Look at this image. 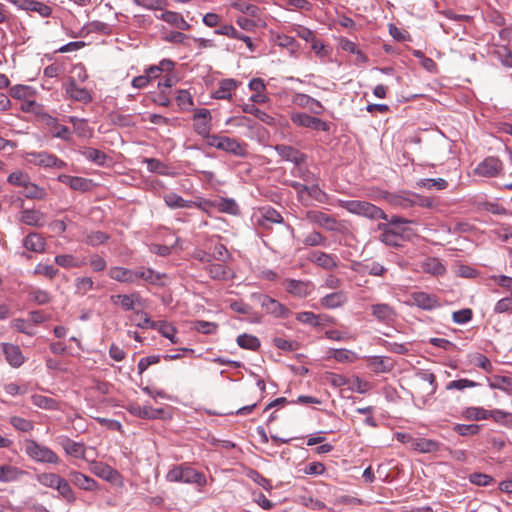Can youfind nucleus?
<instances>
[{
	"label": "nucleus",
	"mask_w": 512,
	"mask_h": 512,
	"mask_svg": "<svg viewBox=\"0 0 512 512\" xmlns=\"http://www.w3.org/2000/svg\"><path fill=\"white\" fill-rule=\"evenodd\" d=\"M169 482H184L187 484H196L199 487L206 485V476L186 464H180L172 467L166 474Z\"/></svg>",
	"instance_id": "2"
},
{
	"label": "nucleus",
	"mask_w": 512,
	"mask_h": 512,
	"mask_svg": "<svg viewBox=\"0 0 512 512\" xmlns=\"http://www.w3.org/2000/svg\"><path fill=\"white\" fill-rule=\"evenodd\" d=\"M176 102L182 110H189L193 106V98L187 90H179Z\"/></svg>",
	"instance_id": "63"
},
{
	"label": "nucleus",
	"mask_w": 512,
	"mask_h": 512,
	"mask_svg": "<svg viewBox=\"0 0 512 512\" xmlns=\"http://www.w3.org/2000/svg\"><path fill=\"white\" fill-rule=\"evenodd\" d=\"M212 129V115L209 109L199 108L196 109L193 115V130L194 132L206 140L207 145L210 143Z\"/></svg>",
	"instance_id": "5"
},
{
	"label": "nucleus",
	"mask_w": 512,
	"mask_h": 512,
	"mask_svg": "<svg viewBox=\"0 0 512 512\" xmlns=\"http://www.w3.org/2000/svg\"><path fill=\"white\" fill-rule=\"evenodd\" d=\"M24 452L34 462L43 464H58L59 456L49 447L36 442L33 439L23 441Z\"/></svg>",
	"instance_id": "3"
},
{
	"label": "nucleus",
	"mask_w": 512,
	"mask_h": 512,
	"mask_svg": "<svg viewBox=\"0 0 512 512\" xmlns=\"http://www.w3.org/2000/svg\"><path fill=\"white\" fill-rule=\"evenodd\" d=\"M22 193L26 198L36 200H42L47 195L45 188L32 183L30 179L27 181V184L23 186Z\"/></svg>",
	"instance_id": "36"
},
{
	"label": "nucleus",
	"mask_w": 512,
	"mask_h": 512,
	"mask_svg": "<svg viewBox=\"0 0 512 512\" xmlns=\"http://www.w3.org/2000/svg\"><path fill=\"white\" fill-rule=\"evenodd\" d=\"M30 179L29 175L23 171H15L9 174L7 177V182L11 185L22 187L27 184V181Z\"/></svg>",
	"instance_id": "62"
},
{
	"label": "nucleus",
	"mask_w": 512,
	"mask_h": 512,
	"mask_svg": "<svg viewBox=\"0 0 512 512\" xmlns=\"http://www.w3.org/2000/svg\"><path fill=\"white\" fill-rule=\"evenodd\" d=\"M387 202L393 207L407 209L416 205V199L407 193L387 194Z\"/></svg>",
	"instance_id": "29"
},
{
	"label": "nucleus",
	"mask_w": 512,
	"mask_h": 512,
	"mask_svg": "<svg viewBox=\"0 0 512 512\" xmlns=\"http://www.w3.org/2000/svg\"><path fill=\"white\" fill-rule=\"evenodd\" d=\"M36 479L41 485L55 489L56 485L62 479V477L55 473L44 472L37 474Z\"/></svg>",
	"instance_id": "55"
},
{
	"label": "nucleus",
	"mask_w": 512,
	"mask_h": 512,
	"mask_svg": "<svg viewBox=\"0 0 512 512\" xmlns=\"http://www.w3.org/2000/svg\"><path fill=\"white\" fill-rule=\"evenodd\" d=\"M69 122L73 125L74 132L81 138H91L93 136V128L88 125L86 119L69 116Z\"/></svg>",
	"instance_id": "32"
},
{
	"label": "nucleus",
	"mask_w": 512,
	"mask_h": 512,
	"mask_svg": "<svg viewBox=\"0 0 512 512\" xmlns=\"http://www.w3.org/2000/svg\"><path fill=\"white\" fill-rule=\"evenodd\" d=\"M74 285L75 293L84 296L94 288V281L91 277L83 276L76 278Z\"/></svg>",
	"instance_id": "50"
},
{
	"label": "nucleus",
	"mask_w": 512,
	"mask_h": 512,
	"mask_svg": "<svg viewBox=\"0 0 512 512\" xmlns=\"http://www.w3.org/2000/svg\"><path fill=\"white\" fill-rule=\"evenodd\" d=\"M303 244L305 246H327V238L323 236L320 232L313 231L307 234L303 239Z\"/></svg>",
	"instance_id": "59"
},
{
	"label": "nucleus",
	"mask_w": 512,
	"mask_h": 512,
	"mask_svg": "<svg viewBox=\"0 0 512 512\" xmlns=\"http://www.w3.org/2000/svg\"><path fill=\"white\" fill-rule=\"evenodd\" d=\"M370 310L375 319L385 324L394 322L397 315L394 308L387 303L373 304Z\"/></svg>",
	"instance_id": "17"
},
{
	"label": "nucleus",
	"mask_w": 512,
	"mask_h": 512,
	"mask_svg": "<svg viewBox=\"0 0 512 512\" xmlns=\"http://www.w3.org/2000/svg\"><path fill=\"white\" fill-rule=\"evenodd\" d=\"M59 443L67 455L79 459L85 458L86 446L84 443L75 442L68 437H61Z\"/></svg>",
	"instance_id": "25"
},
{
	"label": "nucleus",
	"mask_w": 512,
	"mask_h": 512,
	"mask_svg": "<svg viewBox=\"0 0 512 512\" xmlns=\"http://www.w3.org/2000/svg\"><path fill=\"white\" fill-rule=\"evenodd\" d=\"M155 330H157L163 337L169 339L171 343H179V339L176 336V329L170 323L166 321H158Z\"/></svg>",
	"instance_id": "45"
},
{
	"label": "nucleus",
	"mask_w": 512,
	"mask_h": 512,
	"mask_svg": "<svg viewBox=\"0 0 512 512\" xmlns=\"http://www.w3.org/2000/svg\"><path fill=\"white\" fill-rule=\"evenodd\" d=\"M469 360L475 366L483 369L484 371L490 373L493 369L491 361L481 353H473L469 355Z\"/></svg>",
	"instance_id": "56"
},
{
	"label": "nucleus",
	"mask_w": 512,
	"mask_h": 512,
	"mask_svg": "<svg viewBox=\"0 0 512 512\" xmlns=\"http://www.w3.org/2000/svg\"><path fill=\"white\" fill-rule=\"evenodd\" d=\"M163 200L165 204L172 208H192V201L191 200H185L178 194L174 192L167 193L163 196Z\"/></svg>",
	"instance_id": "37"
},
{
	"label": "nucleus",
	"mask_w": 512,
	"mask_h": 512,
	"mask_svg": "<svg viewBox=\"0 0 512 512\" xmlns=\"http://www.w3.org/2000/svg\"><path fill=\"white\" fill-rule=\"evenodd\" d=\"M308 260L325 270H334L338 267V257L336 255L319 250L311 251Z\"/></svg>",
	"instance_id": "11"
},
{
	"label": "nucleus",
	"mask_w": 512,
	"mask_h": 512,
	"mask_svg": "<svg viewBox=\"0 0 512 512\" xmlns=\"http://www.w3.org/2000/svg\"><path fill=\"white\" fill-rule=\"evenodd\" d=\"M360 268L356 269L360 273H367L373 276H382L386 272V268L375 261L365 262L359 264Z\"/></svg>",
	"instance_id": "44"
},
{
	"label": "nucleus",
	"mask_w": 512,
	"mask_h": 512,
	"mask_svg": "<svg viewBox=\"0 0 512 512\" xmlns=\"http://www.w3.org/2000/svg\"><path fill=\"white\" fill-rule=\"evenodd\" d=\"M60 496L68 503H74L76 501L75 493L73 492L69 482L62 478L55 487Z\"/></svg>",
	"instance_id": "46"
},
{
	"label": "nucleus",
	"mask_w": 512,
	"mask_h": 512,
	"mask_svg": "<svg viewBox=\"0 0 512 512\" xmlns=\"http://www.w3.org/2000/svg\"><path fill=\"white\" fill-rule=\"evenodd\" d=\"M411 448L421 453H431L439 449V443L431 439L414 438Z\"/></svg>",
	"instance_id": "34"
},
{
	"label": "nucleus",
	"mask_w": 512,
	"mask_h": 512,
	"mask_svg": "<svg viewBox=\"0 0 512 512\" xmlns=\"http://www.w3.org/2000/svg\"><path fill=\"white\" fill-rule=\"evenodd\" d=\"M208 146L232 154L236 157L243 158L246 157L248 153L247 144L245 142L223 135L216 134L214 137H210V143Z\"/></svg>",
	"instance_id": "4"
},
{
	"label": "nucleus",
	"mask_w": 512,
	"mask_h": 512,
	"mask_svg": "<svg viewBox=\"0 0 512 512\" xmlns=\"http://www.w3.org/2000/svg\"><path fill=\"white\" fill-rule=\"evenodd\" d=\"M367 366L374 373H389L393 370L395 363L388 356H368L366 357Z\"/></svg>",
	"instance_id": "16"
},
{
	"label": "nucleus",
	"mask_w": 512,
	"mask_h": 512,
	"mask_svg": "<svg viewBox=\"0 0 512 512\" xmlns=\"http://www.w3.org/2000/svg\"><path fill=\"white\" fill-rule=\"evenodd\" d=\"M338 204L351 214L366 217L371 220H387V215L381 208L367 201L338 200Z\"/></svg>",
	"instance_id": "1"
},
{
	"label": "nucleus",
	"mask_w": 512,
	"mask_h": 512,
	"mask_svg": "<svg viewBox=\"0 0 512 512\" xmlns=\"http://www.w3.org/2000/svg\"><path fill=\"white\" fill-rule=\"evenodd\" d=\"M349 389L353 392H357L359 394H366L371 390L372 385L370 382L355 376L352 380H350Z\"/></svg>",
	"instance_id": "58"
},
{
	"label": "nucleus",
	"mask_w": 512,
	"mask_h": 512,
	"mask_svg": "<svg viewBox=\"0 0 512 512\" xmlns=\"http://www.w3.org/2000/svg\"><path fill=\"white\" fill-rule=\"evenodd\" d=\"M27 472L23 470L22 468L10 464V463H3L0 464V483H15L20 481Z\"/></svg>",
	"instance_id": "15"
},
{
	"label": "nucleus",
	"mask_w": 512,
	"mask_h": 512,
	"mask_svg": "<svg viewBox=\"0 0 512 512\" xmlns=\"http://www.w3.org/2000/svg\"><path fill=\"white\" fill-rule=\"evenodd\" d=\"M236 342L239 347L251 351H256L260 347V340L256 336L247 333L240 334Z\"/></svg>",
	"instance_id": "40"
},
{
	"label": "nucleus",
	"mask_w": 512,
	"mask_h": 512,
	"mask_svg": "<svg viewBox=\"0 0 512 512\" xmlns=\"http://www.w3.org/2000/svg\"><path fill=\"white\" fill-rule=\"evenodd\" d=\"M136 274H137V283L140 280H143L144 282H146L148 284H157L163 276L151 268L136 269Z\"/></svg>",
	"instance_id": "42"
},
{
	"label": "nucleus",
	"mask_w": 512,
	"mask_h": 512,
	"mask_svg": "<svg viewBox=\"0 0 512 512\" xmlns=\"http://www.w3.org/2000/svg\"><path fill=\"white\" fill-rule=\"evenodd\" d=\"M348 301L347 293L344 291H336L323 296L320 304L326 309H336L342 307Z\"/></svg>",
	"instance_id": "26"
},
{
	"label": "nucleus",
	"mask_w": 512,
	"mask_h": 512,
	"mask_svg": "<svg viewBox=\"0 0 512 512\" xmlns=\"http://www.w3.org/2000/svg\"><path fill=\"white\" fill-rule=\"evenodd\" d=\"M11 326L17 331L29 336L36 334L35 328L30 320L17 318L11 321Z\"/></svg>",
	"instance_id": "53"
},
{
	"label": "nucleus",
	"mask_w": 512,
	"mask_h": 512,
	"mask_svg": "<svg viewBox=\"0 0 512 512\" xmlns=\"http://www.w3.org/2000/svg\"><path fill=\"white\" fill-rule=\"evenodd\" d=\"M274 149L283 160L292 162L295 165H300L306 159L305 154L292 146L276 145Z\"/></svg>",
	"instance_id": "22"
},
{
	"label": "nucleus",
	"mask_w": 512,
	"mask_h": 512,
	"mask_svg": "<svg viewBox=\"0 0 512 512\" xmlns=\"http://www.w3.org/2000/svg\"><path fill=\"white\" fill-rule=\"evenodd\" d=\"M23 246L29 251L43 253L45 251L46 242L40 234L33 232L24 238Z\"/></svg>",
	"instance_id": "30"
},
{
	"label": "nucleus",
	"mask_w": 512,
	"mask_h": 512,
	"mask_svg": "<svg viewBox=\"0 0 512 512\" xmlns=\"http://www.w3.org/2000/svg\"><path fill=\"white\" fill-rule=\"evenodd\" d=\"M128 412L138 418L153 420V407L151 406H140L139 404H130L127 408Z\"/></svg>",
	"instance_id": "43"
},
{
	"label": "nucleus",
	"mask_w": 512,
	"mask_h": 512,
	"mask_svg": "<svg viewBox=\"0 0 512 512\" xmlns=\"http://www.w3.org/2000/svg\"><path fill=\"white\" fill-rule=\"evenodd\" d=\"M2 351L5 356L6 361L14 368H18L22 366L25 362V357L19 348V346L10 344V343H3L2 344Z\"/></svg>",
	"instance_id": "19"
},
{
	"label": "nucleus",
	"mask_w": 512,
	"mask_h": 512,
	"mask_svg": "<svg viewBox=\"0 0 512 512\" xmlns=\"http://www.w3.org/2000/svg\"><path fill=\"white\" fill-rule=\"evenodd\" d=\"M411 300L414 305L424 310L440 307V302L436 296L422 291L412 293Z\"/></svg>",
	"instance_id": "21"
},
{
	"label": "nucleus",
	"mask_w": 512,
	"mask_h": 512,
	"mask_svg": "<svg viewBox=\"0 0 512 512\" xmlns=\"http://www.w3.org/2000/svg\"><path fill=\"white\" fill-rule=\"evenodd\" d=\"M82 155L89 161L97 164V165H103L106 160V155L104 152L95 149V148H84L82 150Z\"/></svg>",
	"instance_id": "51"
},
{
	"label": "nucleus",
	"mask_w": 512,
	"mask_h": 512,
	"mask_svg": "<svg viewBox=\"0 0 512 512\" xmlns=\"http://www.w3.org/2000/svg\"><path fill=\"white\" fill-rule=\"evenodd\" d=\"M254 297L258 299L261 307L265 309L266 313L276 318H288L291 315L289 308L268 295L258 294L254 295Z\"/></svg>",
	"instance_id": "7"
},
{
	"label": "nucleus",
	"mask_w": 512,
	"mask_h": 512,
	"mask_svg": "<svg viewBox=\"0 0 512 512\" xmlns=\"http://www.w3.org/2000/svg\"><path fill=\"white\" fill-rule=\"evenodd\" d=\"M238 87V83L234 79H224L219 83V87L214 91L215 99L229 100L232 97V91Z\"/></svg>",
	"instance_id": "31"
},
{
	"label": "nucleus",
	"mask_w": 512,
	"mask_h": 512,
	"mask_svg": "<svg viewBox=\"0 0 512 512\" xmlns=\"http://www.w3.org/2000/svg\"><path fill=\"white\" fill-rule=\"evenodd\" d=\"M10 424L18 431L21 432H30L34 428V423L31 420L19 417L12 416L10 418Z\"/></svg>",
	"instance_id": "61"
},
{
	"label": "nucleus",
	"mask_w": 512,
	"mask_h": 512,
	"mask_svg": "<svg viewBox=\"0 0 512 512\" xmlns=\"http://www.w3.org/2000/svg\"><path fill=\"white\" fill-rule=\"evenodd\" d=\"M55 263L63 268H77L80 267L83 262H80L76 257L70 254H61L55 257Z\"/></svg>",
	"instance_id": "52"
},
{
	"label": "nucleus",
	"mask_w": 512,
	"mask_h": 512,
	"mask_svg": "<svg viewBox=\"0 0 512 512\" xmlns=\"http://www.w3.org/2000/svg\"><path fill=\"white\" fill-rule=\"evenodd\" d=\"M110 299L113 304H120L125 311H137L136 306L141 304V297L137 292L113 295Z\"/></svg>",
	"instance_id": "20"
},
{
	"label": "nucleus",
	"mask_w": 512,
	"mask_h": 512,
	"mask_svg": "<svg viewBox=\"0 0 512 512\" xmlns=\"http://www.w3.org/2000/svg\"><path fill=\"white\" fill-rule=\"evenodd\" d=\"M57 180L76 191H87L91 185V181L86 178L66 174H60Z\"/></svg>",
	"instance_id": "27"
},
{
	"label": "nucleus",
	"mask_w": 512,
	"mask_h": 512,
	"mask_svg": "<svg viewBox=\"0 0 512 512\" xmlns=\"http://www.w3.org/2000/svg\"><path fill=\"white\" fill-rule=\"evenodd\" d=\"M417 185L419 187H423V188H426L429 190H431V189L443 190L447 187L448 183L443 178H437V179L426 178V179L419 180Z\"/></svg>",
	"instance_id": "60"
},
{
	"label": "nucleus",
	"mask_w": 512,
	"mask_h": 512,
	"mask_svg": "<svg viewBox=\"0 0 512 512\" xmlns=\"http://www.w3.org/2000/svg\"><path fill=\"white\" fill-rule=\"evenodd\" d=\"M174 69V62L169 59H163L159 65H152L145 69L146 76H149V80L157 78L162 72H170Z\"/></svg>",
	"instance_id": "33"
},
{
	"label": "nucleus",
	"mask_w": 512,
	"mask_h": 512,
	"mask_svg": "<svg viewBox=\"0 0 512 512\" xmlns=\"http://www.w3.org/2000/svg\"><path fill=\"white\" fill-rule=\"evenodd\" d=\"M31 401H32L33 405H35L41 409H45V410L58 409V402L55 399L41 395V394L32 395Z\"/></svg>",
	"instance_id": "41"
},
{
	"label": "nucleus",
	"mask_w": 512,
	"mask_h": 512,
	"mask_svg": "<svg viewBox=\"0 0 512 512\" xmlns=\"http://www.w3.org/2000/svg\"><path fill=\"white\" fill-rule=\"evenodd\" d=\"M489 413L490 410H486L482 407H468L464 410L463 416L467 420L480 421L489 419Z\"/></svg>",
	"instance_id": "47"
},
{
	"label": "nucleus",
	"mask_w": 512,
	"mask_h": 512,
	"mask_svg": "<svg viewBox=\"0 0 512 512\" xmlns=\"http://www.w3.org/2000/svg\"><path fill=\"white\" fill-rule=\"evenodd\" d=\"M65 92L71 99L78 102L86 104L92 100L90 92L86 88L78 86L73 79L66 83Z\"/></svg>",
	"instance_id": "24"
},
{
	"label": "nucleus",
	"mask_w": 512,
	"mask_h": 512,
	"mask_svg": "<svg viewBox=\"0 0 512 512\" xmlns=\"http://www.w3.org/2000/svg\"><path fill=\"white\" fill-rule=\"evenodd\" d=\"M20 221L29 226L41 227L46 222V216L40 210L25 209L21 212Z\"/></svg>",
	"instance_id": "28"
},
{
	"label": "nucleus",
	"mask_w": 512,
	"mask_h": 512,
	"mask_svg": "<svg viewBox=\"0 0 512 512\" xmlns=\"http://www.w3.org/2000/svg\"><path fill=\"white\" fill-rule=\"evenodd\" d=\"M490 418L507 428L512 429V413L500 409L490 410Z\"/></svg>",
	"instance_id": "48"
},
{
	"label": "nucleus",
	"mask_w": 512,
	"mask_h": 512,
	"mask_svg": "<svg viewBox=\"0 0 512 512\" xmlns=\"http://www.w3.org/2000/svg\"><path fill=\"white\" fill-rule=\"evenodd\" d=\"M144 163L147 165V169L151 173H157L159 175L171 176L169 167L162 161L156 158H145Z\"/></svg>",
	"instance_id": "39"
},
{
	"label": "nucleus",
	"mask_w": 512,
	"mask_h": 512,
	"mask_svg": "<svg viewBox=\"0 0 512 512\" xmlns=\"http://www.w3.org/2000/svg\"><path fill=\"white\" fill-rule=\"evenodd\" d=\"M496 55L502 65L512 68V51L508 48V46L503 45L499 47L496 51Z\"/></svg>",
	"instance_id": "64"
},
{
	"label": "nucleus",
	"mask_w": 512,
	"mask_h": 512,
	"mask_svg": "<svg viewBox=\"0 0 512 512\" xmlns=\"http://www.w3.org/2000/svg\"><path fill=\"white\" fill-rule=\"evenodd\" d=\"M292 103L298 107L306 108L311 113L319 115L324 111L322 103L311 96L303 93H296L292 97Z\"/></svg>",
	"instance_id": "14"
},
{
	"label": "nucleus",
	"mask_w": 512,
	"mask_h": 512,
	"mask_svg": "<svg viewBox=\"0 0 512 512\" xmlns=\"http://www.w3.org/2000/svg\"><path fill=\"white\" fill-rule=\"evenodd\" d=\"M255 223L263 229H270L273 224L283 222L281 214L272 207H263L254 214Z\"/></svg>",
	"instance_id": "8"
},
{
	"label": "nucleus",
	"mask_w": 512,
	"mask_h": 512,
	"mask_svg": "<svg viewBox=\"0 0 512 512\" xmlns=\"http://www.w3.org/2000/svg\"><path fill=\"white\" fill-rule=\"evenodd\" d=\"M72 482L74 485L78 486L80 489L93 491L97 489V482L80 472H73L71 474Z\"/></svg>",
	"instance_id": "35"
},
{
	"label": "nucleus",
	"mask_w": 512,
	"mask_h": 512,
	"mask_svg": "<svg viewBox=\"0 0 512 512\" xmlns=\"http://www.w3.org/2000/svg\"><path fill=\"white\" fill-rule=\"evenodd\" d=\"M11 3L20 10L36 12L41 17H49L52 13L50 6L37 0H11Z\"/></svg>",
	"instance_id": "12"
},
{
	"label": "nucleus",
	"mask_w": 512,
	"mask_h": 512,
	"mask_svg": "<svg viewBox=\"0 0 512 512\" xmlns=\"http://www.w3.org/2000/svg\"><path fill=\"white\" fill-rule=\"evenodd\" d=\"M286 291L299 298L307 297L313 290V284L310 281L286 279L284 282Z\"/></svg>",
	"instance_id": "13"
},
{
	"label": "nucleus",
	"mask_w": 512,
	"mask_h": 512,
	"mask_svg": "<svg viewBox=\"0 0 512 512\" xmlns=\"http://www.w3.org/2000/svg\"><path fill=\"white\" fill-rule=\"evenodd\" d=\"M108 276L118 282L126 284L137 283L136 269H129L125 267L115 266L111 267L108 271Z\"/></svg>",
	"instance_id": "18"
},
{
	"label": "nucleus",
	"mask_w": 512,
	"mask_h": 512,
	"mask_svg": "<svg viewBox=\"0 0 512 512\" xmlns=\"http://www.w3.org/2000/svg\"><path fill=\"white\" fill-rule=\"evenodd\" d=\"M33 94V88L27 85H15L10 88V95L15 99L26 100L32 97Z\"/></svg>",
	"instance_id": "54"
},
{
	"label": "nucleus",
	"mask_w": 512,
	"mask_h": 512,
	"mask_svg": "<svg viewBox=\"0 0 512 512\" xmlns=\"http://www.w3.org/2000/svg\"><path fill=\"white\" fill-rule=\"evenodd\" d=\"M305 218L312 224L318 225L328 231H336L338 229V222L333 217L324 212L317 210H309L305 214Z\"/></svg>",
	"instance_id": "10"
},
{
	"label": "nucleus",
	"mask_w": 512,
	"mask_h": 512,
	"mask_svg": "<svg viewBox=\"0 0 512 512\" xmlns=\"http://www.w3.org/2000/svg\"><path fill=\"white\" fill-rule=\"evenodd\" d=\"M26 160L30 164L43 168L62 169L67 166L66 162L58 158L56 155L46 151L29 152L27 153Z\"/></svg>",
	"instance_id": "6"
},
{
	"label": "nucleus",
	"mask_w": 512,
	"mask_h": 512,
	"mask_svg": "<svg viewBox=\"0 0 512 512\" xmlns=\"http://www.w3.org/2000/svg\"><path fill=\"white\" fill-rule=\"evenodd\" d=\"M136 326L141 329H155L158 321H152L147 313L137 310L135 311V318H133Z\"/></svg>",
	"instance_id": "49"
},
{
	"label": "nucleus",
	"mask_w": 512,
	"mask_h": 512,
	"mask_svg": "<svg viewBox=\"0 0 512 512\" xmlns=\"http://www.w3.org/2000/svg\"><path fill=\"white\" fill-rule=\"evenodd\" d=\"M295 318L297 321L313 327L321 325L320 315H317L310 311L299 312L295 315Z\"/></svg>",
	"instance_id": "57"
},
{
	"label": "nucleus",
	"mask_w": 512,
	"mask_h": 512,
	"mask_svg": "<svg viewBox=\"0 0 512 512\" xmlns=\"http://www.w3.org/2000/svg\"><path fill=\"white\" fill-rule=\"evenodd\" d=\"M329 358L335 359L339 363H353L358 359V355L348 349H334L328 352Z\"/></svg>",
	"instance_id": "38"
},
{
	"label": "nucleus",
	"mask_w": 512,
	"mask_h": 512,
	"mask_svg": "<svg viewBox=\"0 0 512 512\" xmlns=\"http://www.w3.org/2000/svg\"><path fill=\"white\" fill-rule=\"evenodd\" d=\"M209 276L214 280L227 281L234 277V272L223 263L212 261L205 267Z\"/></svg>",
	"instance_id": "23"
},
{
	"label": "nucleus",
	"mask_w": 512,
	"mask_h": 512,
	"mask_svg": "<svg viewBox=\"0 0 512 512\" xmlns=\"http://www.w3.org/2000/svg\"><path fill=\"white\" fill-rule=\"evenodd\" d=\"M503 169L501 160L497 157H487L475 168V174L482 177L492 178L498 176Z\"/></svg>",
	"instance_id": "9"
}]
</instances>
